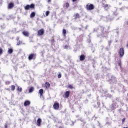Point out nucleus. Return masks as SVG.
I'll return each mask as SVG.
<instances>
[{
	"instance_id": "obj_1",
	"label": "nucleus",
	"mask_w": 128,
	"mask_h": 128,
	"mask_svg": "<svg viewBox=\"0 0 128 128\" xmlns=\"http://www.w3.org/2000/svg\"><path fill=\"white\" fill-rule=\"evenodd\" d=\"M86 10H94V5L90 3L86 5Z\"/></svg>"
},
{
	"instance_id": "obj_2",
	"label": "nucleus",
	"mask_w": 128,
	"mask_h": 128,
	"mask_svg": "<svg viewBox=\"0 0 128 128\" xmlns=\"http://www.w3.org/2000/svg\"><path fill=\"white\" fill-rule=\"evenodd\" d=\"M34 4H27L25 7H24V10H30V8H34Z\"/></svg>"
},
{
	"instance_id": "obj_3",
	"label": "nucleus",
	"mask_w": 128,
	"mask_h": 128,
	"mask_svg": "<svg viewBox=\"0 0 128 128\" xmlns=\"http://www.w3.org/2000/svg\"><path fill=\"white\" fill-rule=\"evenodd\" d=\"M119 56L120 58H122L124 56V48L122 47L119 50Z\"/></svg>"
},
{
	"instance_id": "obj_4",
	"label": "nucleus",
	"mask_w": 128,
	"mask_h": 128,
	"mask_svg": "<svg viewBox=\"0 0 128 128\" xmlns=\"http://www.w3.org/2000/svg\"><path fill=\"white\" fill-rule=\"evenodd\" d=\"M36 54H29L28 58L29 60H34L36 58Z\"/></svg>"
},
{
	"instance_id": "obj_5",
	"label": "nucleus",
	"mask_w": 128,
	"mask_h": 128,
	"mask_svg": "<svg viewBox=\"0 0 128 128\" xmlns=\"http://www.w3.org/2000/svg\"><path fill=\"white\" fill-rule=\"evenodd\" d=\"M44 34V28L40 29L38 31V36H43Z\"/></svg>"
},
{
	"instance_id": "obj_6",
	"label": "nucleus",
	"mask_w": 128,
	"mask_h": 128,
	"mask_svg": "<svg viewBox=\"0 0 128 128\" xmlns=\"http://www.w3.org/2000/svg\"><path fill=\"white\" fill-rule=\"evenodd\" d=\"M54 110H58L60 108V104L58 102H56L53 105Z\"/></svg>"
},
{
	"instance_id": "obj_7",
	"label": "nucleus",
	"mask_w": 128,
	"mask_h": 128,
	"mask_svg": "<svg viewBox=\"0 0 128 128\" xmlns=\"http://www.w3.org/2000/svg\"><path fill=\"white\" fill-rule=\"evenodd\" d=\"M42 118H38L37 120H36V124L38 126H42Z\"/></svg>"
},
{
	"instance_id": "obj_8",
	"label": "nucleus",
	"mask_w": 128,
	"mask_h": 128,
	"mask_svg": "<svg viewBox=\"0 0 128 128\" xmlns=\"http://www.w3.org/2000/svg\"><path fill=\"white\" fill-rule=\"evenodd\" d=\"M46 90H47V88H50V84L48 82H46L44 84V88Z\"/></svg>"
},
{
	"instance_id": "obj_9",
	"label": "nucleus",
	"mask_w": 128,
	"mask_h": 128,
	"mask_svg": "<svg viewBox=\"0 0 128 128\" xmlns=\"http://www.w3.org/2000/svg\"><path fill=\"white\" fill-rule=\"evenodd\" d=\"M73 16H74V20H78V18H80V14H78V13H76V14H74Z\"/></svg>"
},
{
	"instance_id": "obj_10",
	"label": "nucleus",
	"mask_w": 128,
	"mask_h": 128,
	"mask_svg": "<svg viewBox=\"0 0 128 128\" xmlns=\"http://www.w3.org/2000/svg\"><path fill=\"white\" fill-rule=\"evenodd\" d=\"M14 6V4L12 2H10L8 4V8L9 9H12V8Z\"/></svg>"
},
{
	"instance_id": "obj_11",
	"label": "nucleus",
	"mask_w": 128,
	"mask_h": 128,
	"mask_svg": "<svg viewBox=\"0 0 128 128\" xmlns=\"http://www.w3.org/2000/svg\"><path fill=\"white\" fill-rule=\"evenodd\" d=\"M86 60V55L82 54L81 56H80V60L81 62H83V60Z\"/></svg>"
},
{
	"instance_id": "obj_12",
	"label": "nucleus",
	"mask_w": 128,
	"mask_h": 128,
	"mask_svg": "<svg viewBox=\"0 0 128 128\" xmlns=\"http://www.w3.org/2000/svg\"><path fill=\"white\" fill-rule=\"evenodd\" d=\"M30 100H26L24 102V106H30Z\"/></svg>"
},
{
	"instance_id": "obj_13",
	"label": "nucleus",
	"mask_w": 128,
	"mask_h": 128,
	"mask_svg": "<svg viewBox=\"0 0 128 128\" xmlns=\"http://www.w3.org/2000/svg\"><path fill=\"white\" fill-rule=\"evenodd\" d=\"M22 34L24 36H30V33L27 31H24Z\"/></svg>"
},
{
	"instance_id": "obj_14",
	"label": "nucleus",
	"mask_w": 128,
	"mask_h": 128,
	"mask_svg": "<svg viewBox=\"0 0 128 128\" xmlns=\"http://www.w3.org/2000/svg\"><path fill=\"white\" fill-rule=\"evenodd\" d=\"M70 94V91H66L65 92V98H68Z\"/></svg>"
},
{
	"instance_id": "obj_15",
	"label": "nucleus",
	"mask_w": 128,
	"mask_h": 128,
	"mask_svg": "<svg viewBox=\"0 0 128 128\" xmlns=\"http://www.w3.org/2000/svg\"><path fill=\"white\" fill-rule=\"evenodd\" d=\"M36 16V12H32V13L30 14V18H34Z\"/></svg>"
},
{
	"instance_id": "obj_16",
	"label": "nucleus",
	"mask_w": 128,
	"mask_h": 128,
	"mask_svg": "<svg viewBox=\"0 0 128 128\" xmlns=\"http://www.w3.org/2000/svg\"><path fill=\"white\" fill-rule=\"evenodd\" d=\"M62 34L64 36H66V29L64 28L62 31Z\"/></svg>"
},
{
	"instance_id": "obj_17",
	"label": "nucleus",
	"mask_w": 128,
	"mask_h": 128,
	"mask_svg": "<svg viewBox=\"0 0 128 128\" xmlns=\"http://www.w3.org/2000/svg\"><path fill=\"white\" fill-rule=\"evenodd\" d=\"M8 54H12V52H14V50H12V48H10L8 49Z\"/></svg>"
},
{
	"instance_id": "obj_18",
	"label": "nucleus",
	"mask_w": 128,
	"mask_h": 128,
	"mask_svg": "<svg viewBox=\"0 0 128 128\" xmlns=\"http://www.w3.org/2000/svg\"><path fill=\"white\" fill-rule=\"evenodd\" d=\"M39 94H40V96H42V94H44V89H40L39 90Z\"/></svg>"
},
{
	"instance_id": "obj_19",
	"label": "nucleus",
	"mask_w": 128,
	"mask_h": 128,
	"mask_svg": "<svg viewBox=\"0 0 128 128\" xmlns=\"http://www.w3.org/2000/svg\"><path fill=\"white\" fill-rule=\"evenodd\" d=\"M34 90V87H30V88L29 89L30 94Z\"/></svg>"
},
{
	"instance_id": "obj_20",
	"label": "nucleus",
	"mask_w": 128,
	"mask_h": 128,
	"mask_svg": "<svg viewBox=\"0 0 128 128\" xmlns=\"http://www.w3.org/2000/svg\"><path fill=\"white\" fill-rule=\"evenodd\" d=\"M17 90L18 92H22V88H20V86H17Z\"/></svg>"
},
{
	"instance_id": "obj_21",
	"label": "nucleus",
	"mask_w": 128,
	"mask_h": 128,
	"mask_svg": "<svg viewBox=\"0 0 128 128\" xmlns=\"http://www.w3.org/2000/svg\"><path fill=\"white\" fill-rule=\"evenodd\" d=\"M10 88L12 92H14V90H16V86L14 85H12Z\"/></svg>"
},
{
	"instance_id": "obj_22",
	"label": "nucleus",
	"mask_w": 128,
	"mask_h": 128,
	"mask_svg": "<svg viewBox=\"0 0 128 128\" xmlns=\"http://www.w3.org/2000/svg\"><path fill=\"white\" fill-rule=\"evenodd\" d=\"M102 6L103 8H108V4H105L104 3H103Z\"/></svg>"
},
{
	"instance_id": "obj_23",
	"label": "nucleus",
	"mask_w": 128,
	"mask_h": 128,
	"mask_svg": "<svg viewBox=\"0 0 128 128\" xmlns=\"http://www.w3.org/2000/svg\"><path fill=\"white\" fill-rule=\"evenodd\" d=\"M17 44H16V46H20V38H17Z\"/></svg>"
},
{
	"instance_id": "obj_24",
	"label": "nucleus",
	"mask_w": 128,
	"mask_h": 128,
	"mask_svg": "<svg viewBox=\"0 0 128 128\" xmlns=\"http://www.w3.org/2000/svg\"><path fill=\"white\" fill-rule=\"evenodd\" d=\"M68 88H70L71 90H72V88H74V86H72V84L68 85Z\"/></svg>"
},
{
	"instance_id": "obj_25",
	"label": "nucleus",
	"mask_w": 128,
	"mask_h": 128,
	"mask_svg": "<svg viewBox=\"0 0 128 128\" xmlns=\"http://www.w3.org/2000/svg\"><path fill=\"white\" fill-rule=\"evenodd\" d=\"M66 8H68L70 7V4H68V2H66Z\"/></svg>"
},
{
	"instance_id": "obj_26",
	"label": "nucleus",
	"mask_w": 128,
	"mask_h": 128,
	"mask_svg": "<svg viewBox=\"0 0 128 128\" xmlns=\"http://www.w3.org/2000/svg\"><path fill=\"white\" fill-rule=\"evenodd\" d=\"M2 52H4V50L2 48H0V54H2Z\"/></svg>"
},
{
	"instance_id": "obj_27",
	"label": "nucleus",
	"mask_w": 128,
	"mask_h": 128,
	"mask_svg": "<svg viewBox=\"0 0 128 128\" xmlns=\"http://www.w3.org/2000/svg\"><path fill=\"white\" fill-rule=\"evenodd\" d=\"M118 64L120 66V68H122V61H119L118 62Z\"/></svg>"
},
{
	"instance_id": "obj_28",
	"label": "nucleus",
	"mask_w": 128,
	"mask_h": 128,
	"mask_svg": "<svg viewBox=\"0 0 128 128\" xmlns=\"http://www.w3.org/2000/svg\"><path fill=\"white\" fill-rule=\"evenodd\" d=\"M46 16H48L50 14V11H46Z\"/></svg>"
},
{
	"instance_id": "obj_29",
	"label": "nucleus",
	"mask_w": 128,
	"mask_h": 128,
	"mask_svg": "<svg viewBox=\"0 0 128 128\" xmlns=\"http://www.w3.org/2000/svg\"><path fill=\"white\" fill-rule=\"evenodd\" d=\"M58 78H62V74L60 73L58 75Z\"/></svg>"
},
{
	"instance_id": "obj_30",
	"label": "nucleus",
	"mask_w": 128,
	"mask_h": 128,
	"mask_svg": "<svg viewBox=\"0 0 128 128\" xmlns=\"http://www.w3.org/2000/svg\"><path fill=\"white\" fill-rule=\"evenodd\" d=\"M64 48H66V49L68 48V46L65 45L64 46Z\"/></svg>"
},
{
	"instance_id": "obj_31",
	"label": "nucleus",
	"mask_w": 128,
	"mask_h": 128,
	"mask_svg": "<svg viewBox=\"0 0 128 128\" xmlns=\"http://www.w3.org/2000/svg\"><path fill=\"white\" fill-rule=\"evenodd\" d=\"M125 120H126V118H124L122 120V122H125Z\"/></svg>"
},
{
	"instance_id": "obj_32",
	"label": "nucleus",
	"mask_w": 128,
	"mask_h": 128,
	"mask_svg": "<svg viewBox=\"0 0 128 128\" xmlns=\"http://www.w3.org/2000/svg\"><path fill=\"white\" fill-rule=\"evenodd\" d=\"M4 128H8V124H4Z\"/></svg>"
},
{
	"instance_id": "obj_33",
	"label": "nucleus",
	"mask_w": 128,
	"mask_h": 128,
	"mask_svg": "<svg viewBox=\"0 0 128 128\" xmlns=\"http://www.w3.org/2000/svg\"><path fill=\"white\" fill-rule=\"evenodd\" d=\"M10 84V82H6V84Z\"/></svg>"
},
{
	"instance_id": "obj_34",
	"label": "nucleus",
	"mask_w": 128,
	"mask_h": 128,
	"mask_svg": "<svg viewBox=\"0 0 128 128\" xmlns=\"http://www.w3.org/2000/svg\"><path fill=\"white\" fill-rule=\"evenodd\" d=\"M51 42H52V43H54V40H51Z\"/></svg>"
},
{
	"instance_id": "obj_35",
	"label": "nucleus",
	"mask_w": 128,
	"mask_h": 128,
	"mask_svg": "<svg viewBox=\"0 0 128 128\" xmlns=\"http://www.w3.org/2000/svg\"><path fill=\"white\" fill-rule=\"evenodd\" d=\"M76 0H72V2H76Z\"/></svg>"
},
{
	"instance_id": "obj_36",
	"label": "nucleus",
	"mask_w": 128,
	"mask_h": 128,
	"mask_svg": "<svg viewBox=\"0 0 128 128\" xmlns=\"http://www.w3.org/2000/svg\"><path fill=\"white\" fill-rule=\"evenodd\" d=\"M52 2V0H48V2Z\"/></svg>"
},
{
	"instance_id": "obj_37",
	"label": "nucleus",
	"mask_w": 128,
	"mask_h": 128,
	"mask_svg": "<svg viewBox=\"0 0 128 128\" xmlns=\"http://www.w3.org/2000/svg\"><path fill=\"white\" fill-rule=\"evenodd\" d=\"M59 128H62V126H60Z\"/></svg>"
},
{
	"instance_id": "obj_38",
	"label": "nucleus",
	"mask_w": 128,
	"mask_h": 128,
	"mask_svg": "<svg viewBox=\"0 0 128 128\" xmlns=\"http://www.w3.org/2000/svg\"><path fill=\"white\" fill-rule=\"evenodd\" d=\"M123 128H128V127H124Z\"/></svg>"
},
{
	"instance_id": "obj_39",
	"label": "nucleus",
	"mask_w": 128,
	"mask_h": 128,
	"mask_svg": "<svg viewBox=\"0 0 128 128\" xmlns=\"http://www.w3.org/2000/svg\"><path fill=\"white\" fill-rule=\"evenodd\" d=\"M103 30H104V28H103Z\"/></svg>"
}]
</instances>
